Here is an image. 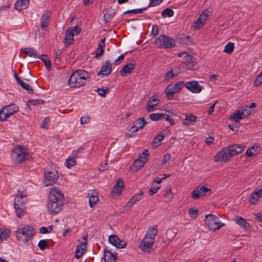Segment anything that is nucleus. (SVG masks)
Returning <instances> with one entry per match:
<instances>
[{"mask_svg":"<svg viewBox=\"0 0 262 262\" xmlns=\"http://www.w3.org/2000/svg\"><path fill=\"white\" fill-rule=\"evenodd\" d=\"M143 192L135 194L131 198L129 201L126 203V207L130 208L137 202L140 201L143 195Z\"/></svg>","mask_w":262,"mask_h":262,"instance_id":"cd10ccee","label":"nucleus"},{"mask_svg":"<svg viewBox=\"0 0 262 262\" xmlns=\"http://www.w3.org/2000/svg\"><path fill=\"white\" fill-rule=\"evenodd\" d=\"M29 0H17L14 5V8L18 11L26 9L29 4Z\"/></svg>","mask_w":262,"mask_h":262,"instance_id":"7c9ffc66","label":"nucleus"},{"mask_svg":"<svg viewBox=\"0 0 262 262\" xmlns=\"http://www.w3.org/2000/svg\"><path fill=\"white\" fill-rule=\"evenodd\" d=\"M21 88L26 90L28 93L32 94L33 93V88L28 83H25Z\"/></svg>","mask_w":262,"mask_h":262,"instance_id":"680f3d73","label":"nucleus"},{"mask_svg":"<svg viewBox=\"0 0 262 262\" xmlns=\"http://www.w3.org/2000/svg\"><path fill=\"white\" fill-rule=\"evenodd\" d=\"M24 196L22 192L19 191L18 193L16 195L15 202H14V207L15 206H24L26 203V200L24 199Z\"/></svg>","mask_w":262,"mask_h":262,"instance_id":"2f4dec72","label":"nucleus"},{"mask_svg":"<svg viewBox=\"0 0 262 262\" xmlns=\"http://www.w3.org/2000/svg\"><path fill=\"white\" fill-rule=\"evenodd\" d=\"M227 148L231 157H232L242 152L244 150L245 147L238 144H234L227 146Z\"/></svg>","mask_w":262,"mask_h":262,"instance_id":"412c9836","label":"nucleus"},{"mask_svg":"<svg viewBox=\"0 0 262 262\" xmlns=\"http://www.w3.org/2000/svg\"><path fill=\"white\" fill-rule=\"evenodd\" d=\"M6 114V111L3 108L2 110L0 111V121H5L7 119L8 117H5V115Z\"/></svg>","mask_w":262,"mask_h":262,"instance_id":"338daca9","label":"nucleus"},{"mask_svg":"<svg viewBox=\"0 0 262 262\" xmlns=\"http://www.w3.org/2000/svg\"><path fill=\"white\" fill-rule=\"evenodd\" d=\"M164 197L168 200H170L173 198V193L172 192L170 186H167L165 188L164 191Z\"/></svg>","mask_w":262,"mask_h":262,"instance_id":"c03bdc74","label":"nucleus"},{"mask_svg":"<svg viewBox=\"0 0 262 262\" xmlns=\"http://www.w3.org/2000/svg\"><path fill=\"white\" fill-rule=\"evenodd\" d=\"M173 11L169 8H166L162 12V16L163 17H171L173 15Z\"/></svg>","mask_w":262,"mask_h":262,"instance_id":"a18cd8bd","label":"nucleus"},{"mask_svg":"<svg viewBox=\"0 0 262 262\" xmlns=\"http://www.w3.org/2000/svg\"><path fill=\"white\" fill-rule=\"evenodd\" d=\"M10 235V230L8 229L0 228V237L3 240L6 239Z\"/></svg>","mask_w":262,"mask_h":262,"instance_id":"a19ab883","label":"nucleus"},{"mask_svg":"<svg viewBox=\"0 0 262 262\" xmlns=\"http://www.w3.org/2000/svg\"><path fill=\"white\" fill-rule=\"evenodd\" d=\"M99 198L97 195H92L89 198V204L91 207H93L96 203L98 201Z\"/></svg>","mask_w":262,"mask_h":262,"instance_id":"603ef678","label":"nucleus"},{"mask_svg":"<svg viewBox=\"0 0 262 262\" xmlns=\"http://www.w3.org/2000/svg\"><path fill=\"white\" fill-rule=\"evenodd\" d=\"M147 7H144L140 9H133V10H127L125 12H124V14H130V13H134V14H137V13H143L144 11L147 10Z\"/></svg>","mask_w":262,"mask_h":262,"instance_id":"49530a36","label":"nucleus"},{"mask_svg":"<svg viewBox=\"0 0 262 262\" xmlns=\"http://www.w3.org/2000/svg\"><path fill=\"white\" fill-rule=\"evenodd\" d=\"M259 145L255 144L247 149V157H251L257 155L261 150Z\"/></svg>","mask_w":262,"mask_h":262,"instance_id":"4be33fe9","label":"nucleus"},{"mask_svg":"<svg viewBox=\"0 0 262 262\" xmlns=\"http://www.w3.org/2000/svg\"><path fill=\"white\" fill-rule=\"evenodd\" d=\"M104 262H116V257L114 255L108 250H105Z\"/></svg>","mask_w":262,"mask_h":262,"instance_id":"c9c22d12","label":"nucleus"},{"mask_svg":"<svg viewBox=\"0 0 262 262\" xmlns=\"http://www.w3.org/2000/svg\"><path fill=\"white\" fill-rule=\"evenodd\" d=\"M46 172L43 181L45 185L48 186L55 184L58 178L57 171L55 169L51 170L48 169Z\"/></svg>","mask_w":262,"mask_h":262,"instance_id":"1a4fd4ad","label":"nucleus"},{"mask_svg":"<svg viewBox=\"0 0 262 262\" xmlns=\"http://www.w3.org/2000/svg\"><path fill=\"white\" fill-rule=\"evenodd\" d=\"M235 222L244 229L246 228V220L244 218L237 216L235 219Z\"/></svg>","mask_w":262,"mask_h":262,"instance_id":"3c124183","label":"nucleus"},{"mask_svg":"<svg viewBox=\"0 0 262 262\" xmlns=\"http://www.w3.org/2000/svg\"><path fill=\"white\" fill-rule=\"evenodd\" d=\"M160 188V187H156V185H154V184H152V186L151 187V188H150V189L149 190V194L150 195H152L153 194H154L155 193H156L158 190Z\"/></svg>","mask_w":262,"mask_h":262,"instance_id":"052dcab7","label":"nucleus"},{"mask_svg":"<svg viewBox=\"0 0 262 262\" xmlns=\"http://www.w3.org/2000/svg\"><path fill=\"white\" fill-rule=\"evenodd\" d=\"M49 122H50V118L49 117L45 118L42 122L41 127L43 128H47L48 124Z\"/></svg>","mask_w":262,"mask_h":262,"instance_id":"69168bd1","label":"nucleus"},{"mask_svg":"<svg viewBox=\"0 0 262 262\" xmlns=\"http://www.w3.org/2000/svg\"><path fill=\"white\" fill-rule=\"evenodd\" d=\"M14 208L18 217H20L25 213V205L23 206H15Z\"/></svg>","mask_w":262,"mask_h":262,"instance_id":"37998d69","label":"nucleus"},{"mask_svg":"<svg viewBox=\"0 0 262 262\" xmlns=\"http://www.w3.org/2000/svg\"><path fill=\"white\" fill-rule=\"evenodd\" d=\"M6 111L5 117H9L18 111V107L15 104H11L4 107Z\"/></svg>","mask_w":262,"mask_h":262,"instance_id":"b1692460","label":"nucleus"},{"mask_svg":"<svg viewBox=\"0 0 262 262\" xmlns=\"http://www.w3.org/2000/svg\"><path fill=\"white\" fill-rule=\"evenodd\" d=\"M109 88L106 87L105 89L103 88H98L96 91L98 92V94L101 97H104L106 96V94L109 91Z\"/></svg>","mask_w":262,"mask_h":262,"instance_id":"5fc2aeb1","label":"nucleus"},{"mask_svg":"<svg viewBox=\"0 0 262 262\" xmlns=\"http://www.w3.org/2000/svg\"><path fill=\"white\" fill-rule=\"evenodd\" d=\"M184 85V82L183 81H178L173 84H169L164 90L167 98L168 100L172 99L173 95L179 92Z\"/></svg>","mask_w":262,"mask_h":262,"instance_id":"6e6552de","label":"nucleus"},{"mask_svg":"<svg viewBox=\"0 0 262 262\" xmlns=\"http://www.w3.org/2000/svg\"><path fill=\"white\" fill-rule=\"evenodd\" d=\"M139 130L138 128L136 127V125H134L130 127V129L128 130V132L126 133V136L127 138L133 137L136 135Z\"/></svg>","mask_w":262,"mask_h":262,"instance_id":"79ce46f5","label":"nucleus"},{"mask_svg":"<svg viewBox=\"0 0 262 262\" xmlns=\"http://www.w3.org/2000/svg\"><path fill=\"white\" fill-rule=\"evenodd\" d=\"M39 58L43 62L47 70L50 71L51 69V63L48 56L46 54H42Z\"/></svg>","mask_w":262,"mask_h":262,"instance_id":"e433bc0d","label":"nucleus"},{"mask_svg":"<svg viewBox=\"0 0 262 262\" xmlns=\"http://www.w3.org/2000/svg\"><path fill=\"white\" fill-rule=\"evenodd\" d=\"M175 75H177V74H174L173 73V70H171L167 72L165 75V80H168L172 78Z\"/></svg>","mask_w":262,"mask_h":262,"instance_id":"bf43d9fd","label":"nucleus"},{"mask_svg":"<svg viewBox=\"0 0 262 262\" xmlns=\"http://www.w3.org/2000/svg\"><path fill=\"white\" fill-rule=\"evenodd\" d=\"M88 73L82 70L73 72L69 79V84L72 88H79L85 83L88 77Z\"/></svg>","mask_w":262,"mask_h":262,"instance_id":"7ed1b4c3","label":"nucleus"},{"mask_svg":"<svg viewBox=\"0 0 262 262\" xmlns=\"http://www.w3.org/2000/svg\"><path fill=\"white\" fill-rule=\"evenodd\" d=\"M178 39L180 43L187 45H193L194 43L193 39L189 36L186 34L179 35Z\"/></svg>","mask_w":262,"mask_h":262,"instance_id":"a878e982","label":"nucleus"},{"mask_svg":"<svg viewBox=\"0 0 262 262\" xmlns=\"http://www.w3.org/2000/svg\"><path fill=\"white\" fill-rule=\"evenodd\" d=\"M159 31V28L158 26L157 25H153L152 26V29L151 31V34L154 36H156L158 35Z\"/></svg>","mask_w":262,"mask_h":262,"instance_id":"774afa93","label":"nucleus"},{"mask_svg":"<svg viewBox=\"0 0 262 262\" xmlns=\"http://www.w3.org/2000/svg\"><path fill=\"white\" fill-rule=\"evenodd\" d=\"M211 191V189L204 185L198 186L192 191L191 196L193 199L197 200L205 196L208 192Z\"/></svg>","mask_w":262,"mask_h":262,"instance_id":"9b49d317","label":"nucleus"},{"mask_svg":"<svg viewBox=\"0 0 262 262\" xmlns=\"http://www.w3.org/2000/svg\"><path fill=\"white\" fill-rule=\"evenodd\" d=\"M205 222L208 228L213 231L220 229L224 225V224L220 222L218 217L212 214L206 215Z\"/></svg>","mask_w":262,"mask_h":262,"instance_id":"0eeeda50","label":"nucleus"},{"mask_svg":"<svg viewBox=\"0 0 262 262\" xmlns=\"http://www.w3.org/2000/svg\"><path fill=\"white\" fill-rule=\"evenodd\" d=\"M186 88L191 92L199 93L201 92L202 88L196 81L187 82L184 84Z\"/></svg>","mask_w":262,"mask_h":262,"instance_id":"4468645a","label":"nucleus"},{"mask_svg":"<svg viewBox=\"0 0 262 262\" xmlns=\"http://www.w3.org/2000/svg\"><path fill=\"white\" fill-rule=\"evenodd\" d=\"M86 242L80 243L79 245L76 247V249L75 253V257L77 259H79L83 253V251L86 247Z\"/></svg>","mask_w":262,"mask_h":262,"instance_id":"c85d7f7f","label":"nucleus"},{"mask_svg":"<svg viewBox=\"0 0 262 262\" xmlns=\"http://www.w3.org/2000/svg\"><path fill=\"white\" fill-rule=\"evenodd\" d=\"M159 100L155 96H152L151 100L147 101L146 108L148 112H151L154 110L155 107L159 103Z\"/></svg>","mask_w":262,"mask_h":262,"instance_id":"5701e85b","label":"nucleus"},{"mask_svg":"<svg viewBox=\"0 0 262 262\" xmlns=\"http://www.w3.org/2000/svg\"><path fill=\"white\" fill-rule=\"evenodd\" d=\"M112 69V64L108 60H106L101 67L100 70L97 74V75H108L111 73Z\"/></svg>","mask_w":262,"mask_h":262,"instance_id":"dca6fc26","label":"nucleus"},{"mask_svg":"<svg viewBox=\"0 0 262 262\" xmlns=\"http://www.w3.org/2000/svg\"><path fill=\"white\" fill-rule=\"evenodd\" d=\"M154 243L155 240L153 239H150L149 242L142 241L140 243V247L142 251L149 253L152 251V246Z\"/></svg>","mask_w":262,"mask_h":262,"instance_id":"a211bd4d","label":"nucleus"},{"mask_svg":"<svg viewBox=\"0 0 262 262\" xmlns=\"http://www.w3.org/2000/svg\"><path fill=\"white\" fill-rule=\"evenodd\" d=\"M90 121V118L89 116H83L81 117L80 119V123L82 124H84L89 122Z\"/></svg>","mask_w":262,"mask_h":262,"instance_id":"e2e57ef3","label":"nucleus"},{"mask_svg":"<svg viewBox=\"0 0 262 262\" xmlns=\"http://www.w3.org/2000/svg\"><path fill=\"white\" fill-rule=\"evenodd\" d=\"M29 157L28 149L23 145H17L11 151V159L15 165L24 163Z\"/></svg>","mask_w":262,"mask_h":262,"instance_id":"f03ea898","label":"nucleus"},{"mask_svg":"<svg viewBox=\"0 0 262 262\" xmlns=\"http://www.w3.org/2000/svg\"><path fill=\"white\" fill-rule=\"evenodd\" d=\"M234 44L232 42H229L225 46L224 52L228 54H231L234 51Z\"/></svg>","mask_w":262,"mask_h":262,"instance_id":"58836bf2","label":"nucleus"},{"mask_svg":"<svg viewBox=\"0 0 262 262\" xmlns=\"http://www.w3.org/2000/svg\"><path fill=\"white\" fill-rule=\"evenodd\" d=\"M75 157L76 156L74 155L73 157H72L70 158H68L67 161V166L68 168H70L72 166H73L75 165L76 162H75Z\"/></svg>","mask_w":262,"mask_h":262,"instance_id":"8fccbe9b","label":"nucleus"},{"mask_svg":"<svg viewBox=\"0 0 262 262\" xmlns=\"http://www.w3.org/2000/svg\"><path fill=\"white\" fill-rule=\"evenodd\" d=\"M161 114L155 113L149 115L150 119L152 121H158L161 119Z\"/></svg>","mask_w":262,"mask_h":262,"instance_id":"13d9d810","label":"nucleus"},{"mask_svg":"<svg viewBox=\"0 0 262 262\" xmlns=\"http://www.w3.org/2000/svg\"><path fill=\"white\" fill-rule=\"evenodd\" d=\"M74 33H72L70 29H68L66 31V35L64 36V43L66 46H70L74 43Z\"/></svg>","mask_w":262,"mask_h":262,"instance_id":"bb28decb","label":"nucleus"},{"mask_svg":"<svg viewBox=\"0 0 262 262\" xmlns=\"http://www.w3.org/2000/svg\"><path fill=\"white\" fill-rule=\"evenodd\" d=\"M136 124L137 126H136V128H138V129L143 128L144 126L147 124V122L145 121L144 118L143 117H140L137 119L136 121Z\"/></svg>","mask_w":262,"mask_h":262,"instance_id":"4c0bfd02","label":"nucleus"},{"mask_svg":"<svg viewBox=\"0 0 262 262\" xmlns=\"http://www.w3.org/2000/svg\"><path fill=\"white\" fill-rule=\"evenodd\" d=\"M231 155L229 154L227 147L222 148L218 152L214 157V161L216 162H226L231 158Z\"/></svg>","mask_w":262,"mask_h":262,"instance_id":"9d476101","label":"nucleus"},{"mask_svg":"<svg viewBox=\"0 0 262 262\" xmlns=\"http://www.w3.org/2000/svg\"><path fill=\"white\" fill-rule=\"evenodd\" d=\"M149 157V151L146 149L138 157V159L135 160L134 163L130 166V170L134 172L140 170L147 163Z\"/></svg>","mask_w":262,"mask_h":262,"instance_id":"39448f33","label":"nucleus"},{"mask_svg":"<svg viewBox=\"0 0 262 262\" xmlns=\"http://www.w3.org/2000/svg\"><path fill=\"white\" fill-rule=\"evenodd\" d=\"M256 107V104L254 102L250 105H247V116L249 115L253 111V108Z\"/></svg>","mask_w":262,"mask_h":262,"instance_id":"4d7b16f0","label":"nucleus"},{"mask_svg":"<svg viewBox=\"0 0 262 262\" xmlns=\"http://www.w3.org/2000/svg\"><path fill=\"white\" fill-rule=\"evenodd\" d=\"M51 17V12L50 11L47 10L44 12L41 18L40 26L43 30H45L48 26L49 25Z\"/></svg>","mask_w":262,"mask_h":262,"instance_id":"aec40b11","label":"nucleus"},{"mask_svg":"<svg viewBox=\"0 0 262 262\" xmlns=\"http://www.w3.org/2000/svg\"><path fill=\"white\" fill-rule=\"evenodd\" d=\"M244 114V111L241 112L238 110L236 111L232 116H230L229 119L235 122L234 123L229 124V128L231 130H234L235 128L239 127V121L243 119Z\"/></svg>","mask_w":262,"mask_h":262,"instance_id":"f8f14e48","label":"nucleus"},{"mask_svg":"<svg viewBox=\"0 0 262 262\" xmlns=\"http://www.w3.org/2000/svg\"><path fill=\"white\" fill-rule=\"evenodd\" d=\"M48 246V242L45 239L40 240L38 244V247L42 251L44 250Z\"/></svg>","mask_w":262,"mask_h":262,"instance_id":"864d4df0","label":"nucleus"},{"mask_svg":"<svg viewBox=\"0 0 262 262\" xmlns=\"http://www.w3.org/2000/svg\"><path fill=\"white\" fill-rule=\"evenodd\" d=\"M196 121V117L191 114L187 115L185 118L183 120V123L184 125H188L189 124V121L195 122Z\"/></svg>","mask_w":262,"mask_h":262,"instance_id":"ea45409f","label":"nucleus"},{"mask_svg":"<svg viewBox=\"0 0 262 262\" xmlns=\"http://www.w3.org/2000/svg\"><path fill=\"white\" fill-rule=\"evenodd\" d=\"M204 26L203 21L199 17L194 23L193 28L198 30Z\"/></svg>","mask_w":262,"mask_h":262,"instance_id":"6e6d98bb","label":"nucleus"},{"mask_svg":"<svg viewBox=\"0 0 262 262\" xmlns=\"http://www.w3.org/2000/svg\"><path fill=\"white\" fill-rule=\"evenodd\" d=\"M105 38H104L101 40L98 45L95 55V57L97 59L100 58L104 54V50L103 48L105 46Z\"/></svg>","mask_w":262,"mask_h":262,"instance_id":"c756f323","label":"nucleus"},{"mask_svg":"<svg viewBox=\"0 0 262 262\" xmlns=\"http://www.w3.org/2000/svg\"><path fill=\"white\" fill-rule=\"evenodd\" d=\"M44 102H45V101L43 100H42V99H35V100L31 99V100H29L27 101V102L26 103V105L28 107H30V104L35 105H37V104H42Z\"/></svg>","mask_w":262,"mask_h":262,"instance_id":"de8ad7c7","label":"nucleus"},{"mask_svg":"<svg viewBox=\"0 0 262 262\" xmlns=\"http://www.w3.org/2000/svg\"><path fill=\"white\" fill-rule=\"evenodd\" d=\"M109 242L117 248H123L126 243L124 241H121L117 235H112L109 236Z\"/></svg>","mask_w":262,"mask_h":262,"instance_id":"ddd939ff","label":"nucleus"},{"mask_svg":"<svg viewBox=\"0 0 262 262\" xmlns=\"http://www.w3.org/2000/svg\"><path fill=\"white\" fill-rule=\"evenodd\" d=\"M154 43L158 48H171L176 45L175 41L168 36L161 35L154 41Z\"/></svg>","mask_w":262,"mask_h":262,"instance_id":"423d86ee","label":"nucleus"},{"mask_svg":"<svg viewBox=\"0 0 262 262\" xmlns=\"http://www.w3.org/2000/svg\"><path fill=\"white\" fill-rule=\"evenodd\" d=\"M135 61H132V62L125 64L120 71V75L123 77L125 76L127 74L131 73L132 71L135 69Z\"/></svg>","mask_w":262,"mask_h":262,"instance_id":"6ab92c4d","label":"nucleus"},{"mask_svg":"<svg viewBox=\"0 0 262 262\" xmlns=\"http://www.w3.org/2000/svg\"><path fill=\"white\" fill-rule=\"evenodd\" d=\"M158 226L157 225H154V226L151 227L149 228L148 231L145 234L146 238L147 237L150 238V239H155V236L158 233Z\"/></svg>","mask_w":262,"mask_h":262,"instance_id":"72a5a7b5","label":"nucleus"},{"mask_svg":"<svg viewBox=\"0 0 262 262\" xmlns=\"http://www.w3.org/2000/svg\"><path fill=\"white\" fill-rule=\"evenodd\" d=\"M184 55H185V56L183 57V62L186 65L187 69H190L194 66L195 62L194 58L192 56L185 53H181L179 54V56L182 57Z\"/></svg>","mask_w":262,"mask_h":262,"instance_id":"2eb2a0df","label":"nucleus"},{"mask_svg":"<svg viewBox=\"0 0 262 262\" xmlns=\"http://www.w3.org/2000/svg\"><path fill=\"white\" fill-rule=\"evenodd\" d=\"M124 187V182L120 179L117 180L116 184L112 189V192L120 194L122 192V189Z\"/></svg>","mask_w":262,"mask_h":262,"instance_id":"473e14b6","label":"nucleus"},{"mask_svg":"<svg viewBox=\"0 0 262 262\" xmlns=\"http://www.w3.org/2000/svg\"><path fill=\"white\" fill-rule=\"evenodd\" d=\"M64 196L61 191L54 187L51 188L48 195L47 209L51 214H56L62 209Z\"/></svg>","mask_w":262,"mask_h":262,"instance_id":"f257e3e1","label":"nucleus"},{"mask_svg":"<svg viewBox=\"0 0 262 262\" xmlns=\"http://www.w3.org/2000/svg\"><path fill=\"white\" fill-rule=\"evenodd\" d=\"M261 196H262V187L251 193L249 199V203L250 205L256 204Z\"/></svg>","mask_w":262,"mask_h":262,"instance_id":"f3484780","label":"nucleus"},{"mask_svg":"<svg viewBox=\"0 0 262 262\" xmlns=\"http://www.w3.org/2000/svg\"><path fill=\"white\" fill-rule=\"evenodd\" d=\"M262 84V77L258 75L254 81V84L256 86L260 85Z\"/></svg>","mask_w":262,"mask_h":262,"instance_id":"0e129e2a","label":"nucleus"},{"mask_svg":"<svg viewBox=\"0 0 262 262\" xmlns=\"http://www.w3.org/2000/svg\"><path fill=\"white\" fill-rule=\"evenodd\" d=\"M16 236L18 240L27 243L30 240L35 234L34 228L31 226H25L18 229L16 232Z\"/></svg>","mask_w":262,"mask_h":262,"instance_id":"20e7f679","label":"nucleus"},{"mask_svg":"<svg viewBox=\"0 0 262 262\" xmlns=\"http://www.w3.org/2000/svg\"><path fill=\"white\" fill-rule=\"evenodd\" d=\"M115 14V10L112 7L106 8L104 11L103 18L104 23L105 24L108 23Z\"/></svg>","mask_w":262,"mask_h":262,"instance_id":"393cba45","label":"nucleus"},{"mask_svg":"<svg viewBox=\"0 0 262 262\" xmlns=\"http://www.w3.org/2000/svg\"><path fill=\"white\" fill-rule=\"evenodd\" d=\"M21 52H24L25 54L30 57H33L34 58H39V56L37 54L36 51L31 48H25L21 50Z\"/></svg>","mask_w":262,"mask_h":262,"instance_id":"f704fd0d","label":"nucleus"},{"mask_svg":"<svg viewBox=\"0 0 262 262\" xmlns=\"http://www.w3.org/2000/svg\"><path fill=\"white\" fill-rule=\"evenodd\" d=\"M164 135L163 134H160L155 137L152 144L158 146L161 144V142L164 139Z\"/></svg>","mask_w":262,"mask_h":262,"instance_id":"09e8293b","label":"nucleus"}]
</instances>
